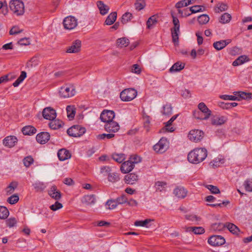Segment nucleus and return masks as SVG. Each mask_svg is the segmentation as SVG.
Listing matches in <instances>:
<instances>
[{"label": "nucleus", "mask_w": 252, "mask_h": 252, "mask_svg": "<svg viewBox=\"0 0 252 252\" xmlns=\"http://www.w3.org/2000/svg\"><path fill=\"white\" fill-rule=\"evenodd\" d=\"M228 118L224 116H215L211 118V124L215 126H221L225 124Z\"/></svg>", "instance_id": "obj_14"}, {"label": "nucleus", "mask_w": 252, "mask_h": 252, "mask_svg": "<svg viewBox=\"0 0 252 252\" xmlns=\"http://www.w3.org/2000/svg\"><path fill=\"white\" fill-rule=\"evenodd\" d=\"M115 200L117 203L118 205L123 204L125 203H126V202H127V198L126 197V194H122L121 196L117 197L115 199Z\"/></svg>", "instance_id": "obj_52"}, {"label": "nucleus", "mask_w": 252, "mask_h": 252, "mask_svg": "<svg viewBox=\"0 0 252 252\" xmlns=\"http://www.w3.org/2000/svg\"><path fill=\"white\" fill-rule=\"evenodd\" d=\"M58 157L60 160L64 161L70 158L71 157V154L69 151L65 149H62L58 151Z\"/></svg>", "instance_id": "obj_21"}, {"label": "nucleus", "mask_w": 252, "mask_h": 252, "mask_svg": "<svg viewBox=\"0 0 252 252\" xmlns=\"http://www.w3.org/2000/svg\"><path fill=\"white\" fill-rule=\"evenodd\" d=\"M17 220L14 217H11L6 220V224L7 226L11 228L14 227L17 224Z\"/></svg>", "instance_id": "obj_53"}, {"label": "nucleus", "mask_w": 252, "mask_h": 252, "mask_svg": "<svg viewBox=\"0 0 252 252\" xmlns=\"http://www.w3.org/2000/svg\"><path fill=\"white\" fill-rule=\"evenodd\" d=\"M42 115L44 119L49 120H53L56 118V111L51 107H46L42 111Z\"/></svg>", "instance_id": "obj_12"}, {"label": "nucleus", "mask_w": 252, "mask_h": 252, "mask_svg": "<svg viewBox=\"0 0 252 252\" xmlns=\"http://www.w3.org/2000/svg\"><path fill=\"white\" fill-rule=\"evenodd\" d=\"M50 135L47 132H41L36 136V141L41 144H44L47 143L49 140Z\"/></svg>", "instance_id": "obj_16"}, {"label": "nucleus", "mask_w": 252, "mask_h": 252, "mask_svg": "<svg viewBox=\"0 0 252 252\" xmlns=\"http://www.w3.org/2000/svg\"><path fill=\"white\" fill-rule=\"evenodd\" d=\"M231 19V16L228 13H224L220 17V22L222 24L228 23Z\"/></svg>", "instance_id": "obj_41"}, {"label": "nucleus", "mask_w": 252, "mask_h": 252, "mask_svg": "<svg viewBox=\"0 0 252 252\" xmlns=\"http://www.w3.org/2000/svg\"><path fill=\"white\" fill-rule=\"evenodd\" d=\"M85 132V128L79 125L73 126L67 130V133L69 136L74 137H80Z\"/></svg>", "instance_id": "obj_6"}, {"label": "nucleus", "mask_w": 252, "mask_h": 252, "mask_svg": "<svg viewBox=\"0 0 252 252\" xmlns=\"http://www.w3.org/2000/svg\"><path fill=\"white\" fill-rule=\"evenodd\" d=\"M22 131L24 135H31L35 134L36 129L32 126H27L22 129Z\"/></svg>", "instance_id": "obj_29"}, {"label": "nucleus", "mask_w": 252, "mask_h": 252, "mask_svg": "<svg viewBox=\"0 0 252 252\" xmlns=\"http://www.w3.org/2000/svg\"><path fill=\"white\" fill-rule=\"evenodd\" d=\"M8 210L4 206H0V219H5L9 216Z\"/></svg>", "instance_id": "obj_35"}, {"label": "nucleus", "mask_w": 252, "mask_h": 252, "mask_svg": "<svg viewBox=\"0 0 252 252\" xmlns=\"http://www.w3.org/2000/svg\"><path fill=\"white\" fill-rule=\"evenodd\" d=\"M112 158L118 163H122L126 158L125 155L123 154L114 153L112 155Z\"/></svg>", "instance_id": "obj_36"}, {"label": "nucleus", "mask_w": 252, "mask_h": 252, "mask_svg": "<svg viewBox=\"0 0 252 252\" xmlns=\"http://www.w3.org/2000/svg\"><path fill=\"white\" fill-rule=\"evenodd\" d=\"M157 22L156 16L155 15L152 16L147 21L146 24L147 28L149 29H151L153 25L157 24Z\"/></svg>", "instance_id": "obj_40"}, {"label": "nucleus", "mask_w": 252, "mask_h": 252, "mask_svg": "<svg viewBox=\"0 0 252 252\" xmlns=\"http://www.w3.org/2000/svg\"><path fill=\"white\" fill-rule=\"evenodd\" d=\"M48 194L52 198L57 200H59L61 197V192L57 189L55 186H53L51 187Z\"/></svg>", "instance_id": "obj_22"}, {"label": "nucleus", "mask_w": 252, "mask_h": 252, "mask_svg": "<svg viewBox=\"0 0 252 252\" xmlns=\"http://www.w3.org/2000/svg\"><path fill=\"white\" fill-rule=\"evenodd\" d=\"M61 97L67 98L73 96L75 94V88L71 85H66L61 88L59 91Z\"/></svg>", "instance_id": "obj_5"}, {"label": "nucleus", "mask_w": 252, "mask_h": 252, "mask_svg": "<svg viewBox=\"0 0 252 252\" xmlns=\"http://www.w3.org/2000/svg\"><path fill=\"white\" fill-rule=\"evenodd\" d=\"M104 128L108 132H116L120 129V126L117 122L112 121L106 124Z\"/></svg>", "instance_id": "obj_13"}, {"label": "nucleus", "mask_w": 252, "mask_h": 252, "mask_svg": "<svg viewBox=\"0 0 252 252\" xmlns=\"http://www.w3.org/2000/svg\"><path fill=\"white\" fill-rule=\"evenodd\" d=\"M134 165L129 160L122 163L121 166V171L123 173L126 174L130 172L134 168Z\"/></svg>", "instance_id": "obj_19"}, {"label": "nucleus", "mask_w": 252, "mask_h": 252, "mask_svg": "<svg viewBox=\"0 0 252 252\" xmlns=\"http://www.w3.org/2000/svg\"><path fill=\"white\" fill-rule=\"evenodd\" d=\"M132 18V15L129 12H126L123 15L121 18V22L123 24H126L129 21H130Z\"/></svg>", "instance_id": "obj_44"}, {"label": "nucleus", "mask_w": 252, "mask_h": 252, "mask_svg": "<svg viewBox=\"0 0 252 252\" xmlns=\"http://www.w3.org/2000/svg\"><path fill=\"white\" fill-rule=\"evenodd\" d=\"M33 162V159L31 156H28L23 159V163L26 167H29Z\"/></svg>", "instance_id": "obj_55"}, {"label": "nucleus", "mask_w": 252, "mask_h": 252, "mask_svg": "<svg viewBox=\"0 0 252 252\" xmlns=\"http://www.w3.org/2000/svg\"><path fill=\"white\" fill-rule=\"evenodd\" d=\"M115 117V113L112 110H105L100 114V119L106 124L113 121Z\"/></svg>", "instance_id": "obj_11"}, {"label": "nucleus", "mask_w": 252, "mask_h": 252, "mask_svg": "<svg viewBox=\"0 0 252 252\" xmlns=\"http://www.w3.org/2000/svg\"><path fill=\"white\" fill-rule=\"evenodd\" d=\"M206 187L209 190H210L212 193L217 194L220 192L219 188L216 186H214L211 185H208Z\"/></svg>", "instance_id": "obj_60"}, {"label": "nucleus", "mask_w": 252, "mask_h": 252, "mask_svg": "<svg viewBox=\"0 0 252 252\" xmlns=\"http://www.w3.org/2000/svg\"><path fill=\"white\" fill-rule=\"evenodd\" d=\"M172 107L170 104H166L163 107L162 114L165 115H170L172 114Z\"/></svg>", "instance_id": "obj_45"}, {"label": "nucleus", "mask_w": 252, "mask_h": 252, "mask_svg": "<svg viewBox=\"0 0 252 252\" xmlns=\"http://www.w3.org/2000/svg\"><path fill=\"white\" fill-rule=\"evenodd\" d=\"M81 42L77 39L73 41L71 45L68 48L66 52L69 53H76L80 51Z\"/></svg>", "instance_id": "obj_15"}, {"label": "nucleus", "mask_w": 252, "mask_h": 252, "mask_svg": "<svg viewBox=\"0 0 252 252\" xmlns=\"http://www.w3.org/2000/svg\"><path fill=\"white\" fill-rule=\"evenodd\" d=\"M32 186L36 191H42L46 188L45 184L40 182H36L33 184Z\"/></svg>", "instance_id": "obj_43"}, {"label": "nucleus", "mask_w": 252, "mask_h": 252, "mask_svg": "<svg viewBox=\"0 0 252 252\" xmlns=\"http://www.w3.org/2000/svg\"><path fill=\"white\" fill-rule=\"evenodd\" d=\"M97 6L101 15H104L108 12L109 7L105 4L102 1H98L97 2Z\"/></svg>", "instance_id": "obj_26"}, {"label": "nucleus", "mask_w": 252, "mask_h": 252, "mask_svg": "<svg viewBox=\"0 0 252 252\" xmlns=\"http://www.w3.org/2000/svg\"><path fill=\"white\" fill-rule=\"evenodd\" d=\"M212 229L215 231H220L225 227V224L222 223H215L211 225Z\"/></svg>", "instance_id": "obj_49"}, {"label": "nucleus", "mask_w": 252, "mask_h": 252, "mask_svg": "<svg viewBox=\"0 0 252 252\" xmlns=\"http://www.w3.org/2000/svg\"><path fill=\"white\" fill-rule=\"evenodd\" d=\"M18 183L16 182H12L6 188L7 193L11 194L14 192L15 189L17 187Z\"/></svg>", "instance_id": "obj_48"}, {"label": "nucleus", "mask_w": 252, "mask_h": 252, "mask_svg": "<svg viewBox=\"0 0 252 252\" xmlns=\"http://www.w3.org/2000/svg\"><path fill=\"white\" fill-rule=\"evenodd\" d=\"M249 61V59L248 56L246 55H242L237 58L232 63V65L234 66H236L244 63Z\"/></svg>", "instance_id": "obj_28"}, {"label": "nucleus", "mask_w": 252, "mask_h": 252, "mask_svg": "<svg viewBox=\"0 0 252 252\" xmlns=\"http://www.w3.org/2000/svg\"><path fill=\"white\" fill-rule=\"evenodd\" d=\"M202 7L203 6L201 5H194L190 7V11L191 13L203 11V10L202 9Z\"/></svg>", "instance_id": "obj_62"}, {"label": "nucleus", "mask_w": 252, "mask_h": 252, "mask_svg": "<svg viewBox=\"0 0 252 252\" xmlns=\"http://www.w3.org/2000/svg\"><path fill=\"white\" fill-rule=\"evenodd\" d=\"M166 185L167 184L166 182L161 181L157 182L155 183V188L156 189V190H158L159 191L165 190L166 188Z\"/></svg>", "instance_id": "obj_38"}, {"label": "nucleus", "mask_w": 252, "mask_h": 252, "mask_svg": "<svg viewBox=\"0 0 252 252\" xmlns=\"http://www.w3.org/2000/svg\"><path fill=\"white\" fill-rule=\"evenodd\" d=\"M115 135L112 133H103L101 134H98L96 136L97 138L99 139H104L105 138L107 139H111L112 138L114 137Z\"/></svg>", "instance_id": "obj_59"}, {"label": "nucleus", "mask_w": 252, "mask_h": 252, "mask_svg": "<svg viewBox=\"0 0 252 252\" xmlns=\"http://www.w3.org/2000/svg\"><path fill=\"white\" fill-rule=\"evenodd\" d=\"M185 66V64L184 63H182L180 62H177L171 67L169 71L170 72H178L183 69Z\"/></svg>", "instance_id": "obj_27"}, {"label": "nucleus", "mask_w": 252, "mask_h": 252, "mask_svg": "<svg viewBox=\"0 0 252 252\" xmlns=\"http://www.w3.org/2000/svg\"><path fill=\"white\" fill-rule=\"evenodd\" d=\"M9 6L12 13L17 16H20L25 13V5L21 0H11Z\"/></svg>", "instance_id": "obj_2"}, {"label": "nucleus", "mask_w": 252, "mask_h": 252, "mask_svg": "<svg viewBox=\"0 0 252 252\" xmlns=\"http://www.w3.org/2000/svg\"><path fill=\"white\" fill-rule=\"evenodd\" d=\"M204 135V132L199 129H192L188 134L189 139L194 142H198L201 141Z\"/></svg>", "instance_id": "obj_7"}, {"label": "nucleus", "mask_w": 252, "mask_h": 252, "mask_svg": "<svg viewBox=\"0 0 252 252\" xmlns=\"http://www.w3.org/2000/svg\"><path fill=\"white\" fill-rule=\"evenodd\" d=\"M125 180L126 184L132 185L138 180V176L134 173H130L125 176Z\"/></svg>", "instance_id": "obj_25"}, {"label": "nucleus", "mask_w": 252, "mask_h": 252, "mask_svg": "<svg viewBox=\"0 0 252 252\" xmlns=\"http://www.w3.org/2000/svg\"><path fill=\"white\" fill-rule=\"evenodd\" d=\"M145 5V0H137L135 3V9L138 10H141L143 9Z\"/></svg>", "instance_id": "obj_51"}, {"label": "nucleus", "mask_w": 252, "mask_h": 252, "mask_svg": "<svg viewBox=\"0 0 252 252\" xmlns=\"http://www.w3.org/2000/svg\"><path fill=\"white\" fill-rule=\"evenodd\" d=\"M67 117L70 119L74 118L75 114V108L73 106L68 105L66 107Z\"/></svg>", "instance_id": "obj_34"}, {"label": "nucleus", "mask_w": 252, "mask_h": 252, "mask_svg": "<svg viewBox=\"0 0 252 252\" xmlns=\"http://www.w3.org/2000/svg\"><path fill=\"white\" fill-rule=\"evenodd\" d=\"M105 205L108 206L107 209L112 210L115 209L118 205L115 199H109L106 202Z\"/></svg>", "instance_id": "obj_46"}, {"label": "nucleus", "mask_w": 252, "mask_h": 252, "mask_svg": "<svg viewBox=\"0 0 252 252\" xmlns=\"http://www.w3.org/2000/svg\"><path fill=\"white\" fill-rule=\"evenodd\" d=\"M208 242L211 246H219L223 245L225 240L220 235H213L209 238Z\"/></svg>", "instance_id": "obj_10"}, {"label": "nucleus", "mask_w": 252, "mask_h": 252, "mask_svg": "<svg viewBox=\"0 0 252 252\" xmlns=\"http://www.w3.org/2000/svg\"><path fill=\"white\" fill-rule=\"evenodd\" d=\"M178 115L173 116L171 119L166 123L165 125L166 130L169 132H173L174 131V128L173 127H170L172 123L176 119Z\"/></svg>", "instance_id": "obj_33"}, {"label": "nucleus", "mask_w": 252, "mask_h": 252, "mask_svg": "<svg viewBox=\"0 0 252 252\" xmlns=\"http://www.w3.org/2000/svg\"><path fill=\"white\" fill-rule=\"evenodd\" d=\"M228 8V6L226 4L221 3H219L217 5V9H216V12H219L220 11L222 12L226 10Z\"/></svg>", "instance_id": "obj_61"}, {"label": "nucleus", "mask_w": 252, "mask_h": 252, "mask_svg": "<svg viewBox=\"0 0 252 252\" xmlns=\"http://www.w3.org/2000/svg\"><path fill=\"white\" fill-rule=\"evenodd\" d=\"M150 221H151V220L149 219L144 220H137L134 222V225L137 226H147Z\"/></svg>", "instance_id": "obj_58"}, {"label": "nucleus", "mask_w": 252, "mask_h": 252, "mask_svg": "<svg viewBox=\"0 0 252 252\" xmlns=\"http://www.w3.org/2000/svg\"><path fill=\"white\" fill-rule=\"evenodd\" d=\"M243 185L247 191L252 192V179L246 180Z\"/></svg>", "instance_id": "obj_50"}, {"label": "nucleus", "mask_w": 252, "mask_h": 252, "mask_svg": "<svg viewBox=\"0 0 252 252\" xmlns=\"http://www.w3.org/2000/svg\"><path fill=\"white\" fill-rule=\"evenodd\" d=\"M224 162V159L223 158H215L211 163H212V166L214 167H219L221 164L223 163Z\"/></svg>", "instance_id": "obj_54"}, {"label": "nucleus", "mask_w": 252, "mask_h": 252, "mask_svg": "<svg viewBox=\"0 0 252 252\" xmlns=\"http://www.w3.org/2000/svg\"><path fill=\"white\" fill-rule=\"evenodd\" d=\"M82 202L88 205H93L96 202L95 196L94 194L85 195L82 199Z\"/></svg>", "instance_id": "obj_24"}, {"label": "nucleus", "mask_w": 252, "mask_h": 252, "mask_svg": "<svg viewBox=\"0 0 252 252\" xmlns=\"http://www.w3.org/2000/svg\"><path fill=\"white\" fill-rule=\"evenodd\" d=\"M174 27L171 29L172 41L175 44L179 42V34L180 33V22L178 19L172 15Z\"/></svg>", "instance_id": "obj_4"}, {"label": "nucleus", "mask_w": 252, "mask_h": 252, "mask_svg": "<svg viewBox=\"0 0 252 252\" xmlns=\"http://www.w3.org/2000/svg\"><path fill=\"white\" fill-rule=\"evenodd\" d=\"M64 28L67 30H72L77 26V20L73 16H68L63 21Z\"/></svg>", "instance_id": "obj_9"}, {"label": "nucleus", "mask_w": 252, "mask_h": 252, "mask_svg": "<svg viewBox=\"0 0 252 252\" xmlns=\"http://www.w3.org/2000/svg\"><path fill=\"white\" fill-rule=\"evenodd\" d=\"M230 42V39L221 40L220 41L215 42L213 43V47L217 50L219 51L223 49Z\"/></svg>", "instance_id": "obj_20"}, {"label": "nucleus", "mask_w": 252, "mask_h": 252, "mask_svg": "<svg viewBox=\"0 0 252 252\" xmlns=\"http://www.w3.org/2000/svg\"><path fill=\"white\" fill-rule=\"evenodd\" d=\"M190 4H191V0H182L176 3L175 7L178 9H180L182 7L187 6Z\"/></svg>", "instance_id": "obj_42"}, {"label": "nucleus", "mask_w": 252, "mask_h": 252, "mask_svg": "<svg viewBox=\"0 0 252 252\" xmlns=\"http://www.w3.org/2000/svg\"><path fill=\"white\" fill-rule=\"evenodd\" d=\"M200 112L204 114V119H208L211 115V111L207 107L204 102H200L198 105Z\"/></svg>", "instance_id": "obj_18"}, {"label": "nucleus", "mask_w": 252, "mask_h": 252, "mask_svg": "<svg viewBox=\"0 0 252 252\" xmlns=\"http://www.w3.org/2000/svg\"><path fill=\"white\" fill-rule=\"evenodd\" d=\"M173 193L176 197L182 199L186 196L187 190L183 187H178L174 189Z\"/></svg>", "instance_id": "obj_23"}, {"label": "nucleus", "mask_w": 252, "mask_h": 252, "mask_svg": "<svg viewBox=\"0 0 252 252\" xmlns=\"http://www.w3.org/2000/svg\"><path fill=\"white\" fill-rule=\"evenodd\" d=\"M168 145V142L167 139L162 137L157 144L154 146L153 149L157 153H163L167 149Z\"/></svg>", "instance_id": "obj_8"}, {"label": "nucleus", "mask_w": 252, "mask_h": 252, "mask_svg": "<svg viewBox=\"0 0 252 252\" xmlns=\"http://www.w3.org/2000/svg\"><path fill=\"white\" fill-rule=\"evenodd\" d=\"M220 98L224 100H240V98L237 96V95H221L220 96Z\"/></svg>", "instance_id": "obj_56"}, {"label": "nucleus", "mask_w": 252, "mask_h": 252, "mask_svg": "<svg viewBox=\"0 0 252 252\" xmlns=\"http://www.w3.org/2000/svg\"><path fill=\"white\" fill-rule=\"evenodd\" d=\"M117 12H113L111 13L107 17L105 24L107 25H112L116 21L117 19Z\"/></svg>", "instance_id": "obj_31"}, {"label": "nucleus", "mask_w": 252, "mask_h": 252, "mask_svg": "<svg viewBox=\"0 0 252 252\" xmlns=\"http://www.w3.org/2000/svg\"><path fill=\"white\" fill-rule=\"evenodd\" d=\"M130 162H132L134 165L135 163H137L141 161V159L137 155L131 156L129 159L128 160Z\"/></svg>", "instance_id": "obj_63"}, {"label": "nucleus", "mask_w": 252, "mask_h": 252, "mask_svg": "<svg viewBox=\"0 0 252 252\" xmlns=\"http://www.w3.org/2000/svg\"><path fill=\"white\" fill-rule=\"evenodd\" d=\"M208 155L207 150L204 148H198L190 151L188 156V159L189 162L193 164H198L206 158Z\"/></svg>", "instance_id": "obj_1"}, {"label": "nucleus", "mask_w": 252, "mask_h": 252, "mask_svg": "<svg viewBox=\"0 0 252 252\" xmlns=\"http://www.w3.org/2000/svg\"><path fill=\"white\" fill-rule=\"evenodd\" d=\"M137 91L132 88L125 89L120 93V98L123 101H130L136 97Z\"/></svg>", "instance_id": "obj_3"}, {"label": "nucleus", "mask_w": 252, "mask_h": 252, "mask_svg": "<svg viewBox=\"0 0 252 252\" xmlns=\"http://www.w3.org/2000/svg\"><path fill=\"white\" fill-rule=\"evenodd\" d=\"M129 43V40L126 37L120 38L117 40V44L120 47H126Z\"/></svg>", "instance_id": "obj_37"}, {"label": "nucleus", "mask_w": 252, "mask_h": 252, "mask_svg": "<svg viewBox=\"0 0 252 252\" xmlns=\"http://www.w3.org/2000/svg\"><path fill=\"white\" fill-rule=\"evenodd\" d=\"M209 17L206 14H202L198 17V21L201 25L207 24L209 21Z\"/></svg>", "instance_id": "obj_47"}, {"label": "nucleus", "mask_w": 252, "mask_h": 252, "mask_svg": "<svg viewBox=\"0 0 252 252\" xmlns=\"http://www.w3.org/2000/svg\"><path fill=\"white\" fill-rule=\"evenodd\" d=\"M205 232V229L201 226L193 227V233L195 234H202Z\"/></svg>", "instance_id": "obj_64"}, {"label": "nucleus", "mask_w": 252, "mask_h": 252, "mask_svg": "<svg viewBox=\"0 0 252 252\" xmlns=\"http://www.w3.org/2000/svg\"><path fill=\"white\" fill-rule=\"evenodd\" d=\"M225 227L233 234H238L239 232V228L233 223L227 222L225 223Z\"/></svg>", "instance_id": "obj_32"}, {"label": "nucleus", "mask_w": 252, "mask_h": 252, "mask_svg": "<svg viewBox=\"0 0 252 252\" xmlns=\"http://www.w3.org/2000/svg\"><path fill=\"white\" fill-rule=\"evenodd\" d=\"M51 122L49 123V127L53 129H57L61 128L63 125V123L62 121L59 119H54L50 120Z\"/></svg>", "instance_id": "obj_30"}, {"label": "nucleus", "mask_w": 252, "mask_h": 252, "mask_svg": "<svg viewBox=\"0 0 252 252\" xmlns=\"http://www.w3.org/2000/svg\"><path fill=\"white\" fill-rule=\"evenodd\" d=\"M120 179L119 174L117 173L114 172L108 174V180L109 182L115 183L120 180Z\"/></svg>", "instance_id": "obj_39"}, {"label": "nucleus", "mask_w": 252, "mask_h": 252, "mask_svg": "<svg viewBox=\"0 0 252 252\" xmlns=\"http://www.w3.org/2000/svg\"><path fill=\"white\" fill-rule=\"evenodd\" d=\"M19 199L18 195L14 194L8 197L7 201L10 204H14L18 201Z\"/></svg>", "instance_id": "obj_57"}, {"label": "nucleus", "mask_w": 252, "mask_h": 252, "mask_svg": "<svg viewBox=\"0 0 252 252\" xmlns=\"http://www.w3.org/2000/svg\"><path fill=\"white\" fill-rule=\"evenodd\" d=\"M18 139L15 136H8L3 140V144L5 146L9 148L13 147L17 142Z\"/></svg>", "instance_id": "obj_17"}]
</instances>
